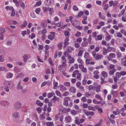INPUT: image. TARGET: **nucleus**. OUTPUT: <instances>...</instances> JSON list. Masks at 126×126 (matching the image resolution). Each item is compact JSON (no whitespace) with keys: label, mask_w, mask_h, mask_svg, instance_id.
<instances>
[{"label":"nucleus","mask_w":126,"mask_h":126,"mask_svg":"<svg viewBox=\"0 0 126 126\" xmlns=\"http://www.w3.org/2000/svg\"><path fill=\"white\" fill-rule=\"evenodd\" d=\"M77 75L76 79H78L79 80H80L81 79V74L79 73V71L78 70H76L73 72L72 76L73 77H76V75Z\"/></svg>","instance_id":"f257e3e1"},{"label":"nucleus","mask_w":126,"mask_h":126,"mask_svg":"<svg viewBox=\"0 0 126 126\" xmlns=\"http://www.w3.org/2000/svg\"><path fill=\"white\" fill-rule=\"evenodd\" d=\"M14 105L15 108L17 110H19L21 106V103L19 102H16L15 103Z\"/></svg>","instance_id":"f03ea898"},{"label":"nucleus","mask_w":126,"mask_h":126,"mask_svg":"<svg viewBox=\"0 0 126 126\" xmlns=\"http://www.w3.org/2000/svg\"><path fill=\"white\" fill-rule=\"evenodd\" d=\"M108 60L109 61V59H112L116 58L115 54L113 53H110L109 54V56H107Z\"/></svg>","instance_id":"7ed1b4c3"},{"label":"nucleus","mask_w":126,"mask_h":126,"mask_svg":"<svg viewBox=\"0 0 126 126\" xmlns=\"http://www.w3.org/2000/svg\"><path fill=\"white\" fill-rule=\"evenodd\" d=\"M69 40V39L68 37H66V38L64 40V42L63 43L64 44L63 46V48H65L68 45L69 43L68 42Z\"/></svg>","instance_id":"20e7f679"},{"label":"nucleus","mask_w":126,"mask_h":126,"mask_svg":"<svg viewBox=\"0 0 126 126\" xmlns=\"http://www.w3.org/2000/svg\"><path fill=\"white\" fill-rule=\"evenodd\" d=\"M83 111L84 113L87 116H88L89 115L93 116L94 115V113L93 111H87L85 110H83Z\"/></svg>","instance_id":"39448f33"},{"label":"nucleus","mask_w":126,"mask_h":126,"mask_svg":"<svg viewBox=\"0 0 126 126\" xmlns=\"http://www.w3.org/2000/svg\"><path fill=\"white\" fill-rule=\"evenodd\" d=\"M12 82L8 81H5L3 82V84L6 87H10L11 84H12Z\"/></svg>","instance_id":"423d86ee"},{"label":"nucleus","mask_w":126,"mask_h":126,"mask_svg":"<svg viewBox=\"0 0 126 126\" xmlns=\"http://www.w3.org/2000/svg\"><path fill=\"white\" fill-rule=\"evenodd\" d=\"M31 55L30 54L27 55L26 54H25L23 56V58L24 59V61L25 62H26L28 61V59L30 58Z\"/></svg>","instance_id":"0eeeda50"},{"label":"nucleus","mask_w":126,"mask_h":126,"mask_svg":"<svg viewBox=\"0 0 126 126\" xmlns=\"http://www.w3.org/2000/svg\"><path fill=\"white\" fill-rule=\"evenodd\" d=\"M103 55H99L98 54H96L94 55V57L96 60H98L101 59L103 57Z\"/></svg>","instance_id":"6e6552de"},{"label":"nucleus","mask_w":126,"mask_h":126,"mask_svg":"<svg viewBox=\"0 0 126 126\" xmlns=\"http://www.w3.org/2000/svg\"><path fill=\"white\" fill-rule=\"evenodd\" d=\"M72 24L76 27L77 28L78 27V26H77V25H78L79 23V22L77 20H74L71 23Z\"/></svg>","instance_id":"1a4fd4ad"},{"label":"nucleus","mask_w":126,"mask_h":126,"mask_svg":"<svg viewBox=\"0 0 126 126\" xmlns=\"http://www.w3.org/2000/svg\"><path fill=\"white\" fill-rule=\"evenodd\" d=\"M0 103L1 105L2 106L5 107L8 106L9 104V102L5 101H1L0 102Z\"/></svg>","instance_id":"9d476101"},{"label":"nucleus","mask_w":126,"mask_h":126,"mask_svg":"<svg viewBox=\"0 0 126 126\" xmlns=\"http://www.w3.org/2000/svg\"><path fill=\"white\" fill-rule=\"evenodd\" d=\"M69 91L70 92L74 93H75L76 92V89L73 86H71L70 87L69 89Z\"/></svg>","instance_id":"9b49d317"},{"label":"nucleus","mask_w":126,"mask_h":126,"mask_svg":"<svg viewBox=\"0 0 126 126\" xmlns=\"http://www.w3.org/2000/svg\"><path fill=\"white\" fill-rule=\"evenodd\" d=\"M72 118L70 116H67L65 117V119L67 122H70Z\"/></svg>","instance_id":"f8f14e48"},{"label":"nucleus","mask_w":126,"mask_h":126,"mask_svg":"<svg viewBox=\"0 0 126 126\" xmlns=\"http://www.w3.org/2000/svg\"><path fill=\"white\" fill-rule=\"evenodd\" d=\"M115 67V65L112 64H110L109 66V68L108 69L109 70L114 69Z\"/></svg>","instance_id":"ddd939ff"},{"label":"nucleus","mask_w":126,"mask_h":126,"mask_svg":"<svg viewBox=\"0 0 126 126\" xmlns=\"http://www.w3.org/2000/svg\"><path fill=\"white\" fill-rule=\"evenodd\" d=\"M116 71V70L115 69L110 70H109V74L110 75H113Z\"/></svg>","instance_id":"4468645a"},{"label":"nucleus","mask_w":126,"mask_h":126,"mask_svg":"<svg viewBox=\"0 0 126 126\" xmlns=\"http://www.w3.org/2000/svg\"><path fill=\"white\" fill-rule=\"evenodd\" d=\"M61 58L62 60V63L63 64H64L66 62V60L64 56H62Z\"/></svg>","instance_id":"2eb2a0df"},{"label":"nucleus","mask_w":126,"mask_h":126,"mask_svg":"<svg viewBox=\"0 0 126 126\" xmlns=\"http://www.w3.org/2000/svg\"><path fill=\"white\" fill-rule=\"evenodd\" d=\"M36 104L39 106H42L43 105V103L41 102L39 100H37L36 102Z\"/></svg>","instance_id":"dca6fc26"},{"label":"nucleus","mask_w":126,"mask_h":126,"mask_svg":"<svg viewBox=\"0 0 126 126\" xmlns=\"http://www.w3.org/2000/svg\"><path fill=\"white\" fill-rule=\"evenodd\" d=\"M77 114V111L75 110H72L71 111V114L75 116Z\"/></svg>","instance_id":"f3484780"},{"label":"nucleus","mask_w":126,"mask_h":126,"mask_svg":"<svg viewBox=\"0 0 126 126\" xmlns=\"http://www.w3.org/2000/svg\"><path fill=\"white\" fill-rule=\"evenodd\" d=\"M57 47L59 50H61L62 49V47L63 46V44L62 42H60L57 45Z\"/></svg>","instance_id":"a211bd4d"},{"label":"nucleus","mask_w":126,"mask_h":126,"mask_svg":"<svg viewBox=\"0 0 126 126\" xmlns=\"http://www.w3.org/2000/svg\"><path fill=\"white\" fill-rule=\"evenodd\" d=\"M53 33H54V35H52L51 34H49L48 35V39L51 40L53 39L54 35H55V33L53 32Z\"/></svg>","instance_id":"6ab92c4d"},{"label":"nucleus","mask_w":126,"mask_h":126,"mask_svg":"<svg viewBox=\"0 0 126 126\" xmlns=\"http://www.w3.org/2000/svg\"><path fill=\"white\" fill-rule=\"evenodd\" d=\"M73 47H69L66 49V51L68 52H70L73 49Z\"/></svg>","instance_id":"aec40b11"},{"label":"nucleus","mask_w":126,"mask_h":126,"mask_svg":"<svg viewBox=\"0 0 126 126\" xmlns=\"http://www.w3.org/2000/svg\"><path fill=\"white\" fill-rule=\"evenodd\" d=\"M60 90L61 91H62V90L66 91L67 90L66 88L63 85H60Z\"/></svg>","instance_id":"412c9836"},{"label":"nucleus","mask_w":126,"mask_h":126,"mask_svg":"<svg viewBox=\"0 0 126 126\" xmlns=\"http://www.w3.org/2000/svg\"><path fill=\"white\" fill-rule=\"evenodd\" d=\"M103 54L104 55H106L108 53L107 49L105 47H103Z\"/></svg>","instance_id":"4be33fe9"},{"label":"nucleus","mask_w":126,"mask_h":126,"mask_svg":"<svg viewBox=\"0 0 126 126\" xmlns=\"http://www.w3.org/2000/svg\"><path fill=\"white\" fill-rule=\"evenodd\" d=\"M84 57L85 59H88L89 57V55L88 52H85L84 54Z\"/></svg>","instance_id":"5701e85b"},{"label":"nucleus","mask_w":126,"mask_h":126,"mask_svg":"<svg viewBox=\"0 0 126 126\" xmlns=\"http://www.w3.org/2000/svg\"><path fill=\"white\" fill-rule=\"evenodd\" d=\"M102 75L105 78L106 77H107L108 76V74L105 71H103L102 72Z\"/></svg>","instance_id":"b1692460"},{"label":"nucleus","mask_w":126,"mask_h":126,"mask_svg":"<svg viewBox=\"0 0 126 126\" xmlns=\"http://www.w3.org/2000/svg\"><path fill=\"white\" fill-rule=\"evenodd\" d=\"M64 85L65 86L69 87H70L71 85L70 83L68 82H65L64 83Z\"/></svg>","instance_id":"393cba45"},{"label":"nucleus","mask_w":126,"mask_h":126,"mask_svg":"<svg viewBox=\"0 0 126 126\" xmlns=\"http://www.w3.org/2000/svg\"><path fill=\"white\" fill-rule=\"evenodd\" d=\"M5 52L4 51L1 49H0V56H2L3 55H4Z\"/></svg>","instance_id":"a878e982"},{"label":"nucleus","mask_w":126,"mask_h":126,"mask_svg":"<svg viewBox=\"0 0 126 126\" xmlns=\"http://www.w3.org/2000/svg\"><path fill=\"white\" fill-rule=\"evenodd\" d=\"M13 74L11 73H8L7 74V77L8 78H11L12 77Z\"/></svg>","instance_id":"bb28decb"},{"label":"nucleus","mask_w":126,"mask_h":126,"mask_svg":"<svg viewBox=\"0 0 126 126\" xmlns=\"http://www.w3.org/2000/svg\"><path fill=\"white\" fill-rule=\"evenodd\" d=\"M64 34L65 36H68V37H69L70 35V34L69 33V32L68 31H65L64 32Z\"/></svg>","instance_id":"cd10ccee"},{"label":"nucleus","mask_w":126,"mask_h":126,"mask_svg":"<svg viewBox=\"0 0 126 126\" xmlns=\"http://www.w3.org/2000/svg\"><path fill=\"white\" fill-rule=\"evenodd\" d=\"M101 86L100 85H99L97 86L96 90V91L97 92H100V91Z\"/></svg>","instance_id":"c85d7f7f"},{"label":"nucleus","mask_w":126,"mask_h":126,"mask_svg":"<svg viewBox=\"0 0 126 126\" xmlns=\"http://www.w3.org/2000/svg\"><path fill=\"white\" fill-rule=\"evenodd\" d=\"M103 120L102 119H100L99 122L97 124H96L95 125V126H100L101 125V124L102 123Z\"/></svg>","instance_id":"c756f323"},{"label":"nucleus","mask_w":126,"mask_h":126,"mask_svg":"<svg viewBox=\"0 0 126 126\" xmlns=\"http://www.w3.org/2000/svg\"><path fill=\"white\" fill-rule=\"evenodd\" d=\"M46 124L47 126H52L53 125V123L52 122H48L46 123Z\"/></svg>","instance_id":"7c9ffc66"},{"label":"nucleus","mask_w":126,"mask_h":126,"mask_svg":"<svg viewBox=\"0 0 126 126\" xmlns=\"http://www.w3.org/2000/svg\"><path fill=\"white\" fill-rule=\"evenodd\" d=\"M103 36V35L102 34L97 35V40H101L102 39V36Z\"/></svg>","instance_id":"2f4dec72"},{"label":"nucleus","mask_w":126,"mask_h":126,"mask_svg":"<svg viewBox=\"0 0 126 126\" xmlns=\"http://www.w3.org/2000/svg\"><path fill=\"white\" fill-rule=\"evenodd\" d=\"M83 50H80L78 53V56L79 57H81L82 56V54H83Z\"/></svg>","instance_id":"473e14b6"},{"label":"nucleus","mask_w":126,"mask_h":126,"mask_svg":"<svg viewBox=\"0 0 126 126\" xmlns=\"http://www.w3.org/2000/svg\"><path fill=\"white\" fill-rule=\"evenodd\" d=\"M95 97L97 99H99L100 100H102V98L98 94H96L95 95Z\"/></svg>","instance_id":"72a5a7b5"},{"label":"nucleus","mask_w":126,"mask_h":126,"mask_svg":"<svg viewBox=\"0 0 126 126\" xmlns=\"http://www.w3.org/2000/svg\"><path fill=\"white\" fill-rule=\"evenodd\" d=\"M88 88L89 90L90 91L92 90L93 89H94L93 86L92 85H90L88 87Z\"/></svg>","instance_id":"f704fd0d"},{"label":"nucleus","mask_w":126,"mask_h":126,"mask_svg":"<svg viewBox=\"0 0 126 126\" xmlns=\"http://www.w3.org/2000/svg\"><path fill=\"white\" fill-rule=\"evenodd\" d=\"M52 99L54 101H58L59 100V98L55 95L54 96Z\"/></svg>","instance_id":"c9c22d12"},{"label":"nucleus","mask_w":126,"mask_h":126,"mask_svg":"<svg viewBox=\"0 0 126 126\" xmlns=\"http://www.w3.org/2000/svg\"><path fill=\"white\" fill-rule=\"evenodd\" d=\"M13 116L15 118H18L19 116V114L18 113L15 112L13 114Z\"/></svg>","instance_id":"e433bc0d"},{"label":"nucleus","mask_w":126,"mask_h":126,"mask_svg":"<svg viewBox=\"0 0 126 126\" xmlns=\"http://www.w3.org/2000/svg\"><path fill=\"white\" fill-rule=\"evenodd\" d=\"M55 94L56 95L60 97H61V94L60 92L58 91H55Z\"/></svg>","instance_id":"4c0bfd02"},{"label":"nucleus","mask_w":126,"mask_h":126,"mask_svg":"<svg viewBox=\"0 0 126 126\" xmlns=\"http://www.w3.org/2000/svg\"><path fill=\"white\" fill-rule=\"evenodd\" d=\"M117 36L119 38L122 37L123 36L122 34L120 32H118L116 33Z\"/></svg>","instance_id":"58836bf2"},{"label":"nucleus","mask_w":126,"mask_h":126,"mask_svg":"<svg viewBox=\"0 0 126 126\" xmlns=\"http://www.w3.org/2000/svg\"><path fill=\"white\" fill-rule=\"evenodd\" d=\"M38 46L39 47L38 49L39 50L42 49L43 48L44 46L43 45L38 44Z\"/></svg>","instance_id":"ea45409f"},{"label":"nucleus","mask_w":126,"mask_h":126,"mask_svg":"<svg viewBox=\"0 0 126 126\" xmlns=\"http://www.w3.org/2000/svg\"><path fill=\"white\" fill-rule=\"evenodd\" d=\"M121 75L120 73H119V72H117L116 73L115 76H116L118 78V79L119 78L121 77Z\"/></svg>","instance_id":"a19ab883"},{"label":"nucleus","mask_w":126,"mask_h":126,"mask_svg":"<svg viewBox=\"0 0 126 126\" xmlns=\"http://www.w3.org/2000/svg\"><path fill=\"white\" fill-rule=\"evenodd\" d=\"M55 25L56 26L58 27H60L63 25V23L62 22H60L58 23L55 24Z\"/></svg>","instance_id":"79ce46f5"},{"label":"nucleus","mask_w":126,"mask_h":126,"mask_svg":"<svg viewBox=\"0 0 126 126\" xmlns=\"http://www.w3.org/2000/svg\"><path fill=\"white\" fill-rule=\"evenodd\" d=\"M31 16L32 17L34 18H35L36 17V16L33 11H32L31 12Z\"/></svg>","instance_id":"37998d69"},{"label":"nucleus","mask_w":126,"mask_h":126,"mask_svg":"<svg viewBox=\"0 0 126 126\" xmlns=\"http://www.w3.org/2000/svg\"><path fill=\"white\" fill-rule=\"evenodd\" d=\"M49 48V46L48 45H46L44 47V48L46 50L45 51V52L46 53L47 52V50H48Z\"/></svg>","instance_id":"c03bdc74"},{"label":"nucleus","mask_w":126,"mask_h":126,"mask_svg":"<svg viewBox=\"0 0 126 126\" xmlns=\"http://www.w3.org/2000/svg\"><path fill=\"white\" fill-rule=\"evenodd\" d=\"M81 34V33L80 32H77L76 33L75 36L76 37H78L80 36Z\"/></svg>","instance_id":"a18cd8bd"},{"label":"nucleus","mask_w":126,"mask_h":126,"mask_svg":"<svg viewBox=\"0 0 126 126\" xmlns=\"http://www.w3.org/2000/svg\"><path fill=\"white\" fill-rule=\"evenodd\" d=\"M47 30L46 29H43L42 31V34L44 35L47 33Z\"/></svg>","instance_id":"49530a36"},{"label":"nucleus","mask_w":126,"mask_h":126,"mask_svg":"<svg viewBox=\"0 0 126 126\" xmlns=\"http://www.w3.org/2000/svg\"><path fill=\"white\" fill-rule=\"evenodd\" d=\"M48 61L50 63V64L52 65L53 66L54 65V63L52 62V60L51 59V58H49L48 59Z\"/></svg>","instance_id":"de8ad7c7"},{"label":"nucleus","mask_w":126,"mask_h":126,"mask_svg":"<svg viewBox=\"0 0 126 126\" xmlns=\"http://www.w3.org/2000/svg\"><path fill=\"white\" fill-rule=\"evenodd\" d=\"M81 70L83 72L86 73L87 72V69L86 67H83L81 69Z\"/></svg>","instance_id":"09e8293b"},{"label":"nucleus","mask_w":126,"mask_h":126,"mask_svg":"<svg viewBox=\"0 0 126 126\" xmlns=\"http://www.w3.org/2000/svg\"><path fill=\"white\" fill-rule=\"evenodd\" d=\"M88 108L89 110H92L93 111H95V109L92 106H89L88 107Z\"/></svg>","instance_id":"8fccbe9b"},{"label":"nucleus","mask_w":126,"mask_h":126,"mask_svg":"<svg viewBox=\"0 0 126 126\" xmlns=\"http://www.w3.org/2000/svg\"><path fill=\"white\" fill-rule=\"evenodd\" d=\"M89 43V44L91 43V40H92L91 36L90 35H89L88 38L87 39Z\"/></svg>","instance_id":"3c124183"},{"label":"nucleus","mask_w":126,"mask_h":126,"mask_svg":"<svg viewBox=\"0 0 126 126\" xmlns=\"http://www.w3.org/2000/svg\"><path fill=\"white\" fill-rule=\"evenodd\" d=\"M79 89L81 92H84V87L83 86H80L79 88Z\"/></svg>","instance_id":"603ef678"},{"label":"nucleus","mask_w":126,"mask_h":126,"mask_svg":"<svg viewBox=\"0 0 126 126\" xmlns=\"http://www.w3.org/2000/svg\"><path fill=\"white\" fill-rule=\"evenodd\" d=\"M60 114H58L55 116V119L56 121L58 120V119L60 118Z\"/></svg>","instance_id":"864d4df0"},{"label":"nucleus","mask_w":126,"mask_h":126,"mask_svg":"<svg viewBox=\"0 0 126 126\" xmlns=\"http://www.w3.org/2000/svg\"><path fill=\"white\" fill-rule=\"evenodd\" d=\"M111 39L110 36L109 35V36H106L105 37V39L107 41H109Z\"/></svg>","instance_id":"5fc2aeb1"},{"label":"nucleus","mask_w":126,"mask_h":126,"mask_svg":"<svg viewBox=\"0 0 126 126\" xmlns=\"http://www.w3.org/2000/svg\"><path fill=\"white\" fill-rule=\"evenodd\" d=\"M5 29L3 28H0V33L3 34L5 32Z\"/></svg>","instance_id":"6e6d98bb"},{"label":"nucleus","mask_w":126,"mask_h":126,"mask_svg":"<svg viewBox=\"0 0 126 126\" xmlns=\"http://www.w3.org/2000/svg\"><path fill=\"white\" fill-rule=\"evenodd\" d=\"M22 87L20 85H17L16 87V88L17 90L22 89Z\"/></svg>","instance_id":"4d7b16f0"},{"label":"nucleus","mask_w":126,"mask_h":126,"mask_svg":"<svg viewBox=\"0 0 126 126\" xmlns=\"http://www.w3.org/2000/svg\"><path fill=\"white\" fill-rule=\"evenodd\" d=\"M23 74L22 73H20L18 74L17 76V77L18 78H22L23 77Z\"/></svg>","instance_id":"13d9d810"},{"label":"nucleus","mask_w":126,"mask_h":126,"mask_svg":"<svg viewBox=\"0 0 126 126\" xmlns=\"http://www.w3.org/2000/svg\"><path fill=\"white\" fill-rule=\"evenodd\" d=\"M41 1L40 0L36 2V3L35 5V6H40L41 4Z\"/></svg>","instance_id":"bf43d9fd"},{"label":"nucleus","mask_w":126,"mask_h":126,"mask_svg":"<svg viewBox=\"0 0 126 126\" xmlns=\"http://www.w3.org/2000/svg\"><path fill=\"white\" fill-rule=\"evenodd\" d=\"M100 80H101L100 82L101 84H102L104 81V79L102 77H100Z\"/></svg>","instance_id":"052dcab7"},{"label":"nucleus","mask_w":126,"mask_h":126,"mask_svg":"<svg viewBox=\"0 0 126 126\" xmlns=\"http://www.w3.org/2000/svg\"><path fill=\"white\" fill-rule=\"evenodd\" d=\"M81 85V83L80 82H79L76 83V85L77 88H79Z\"/></svg>","instance_id":"680f3d73"},{"label":"nucleus","mask_w":126,"mask_h":126,"mask_svg":"<svg viewBox=\"0 0 126 126\" xmlns=\"http://www.w3.org/2000/svg\"><path fill=\"white\" fill-rule=\"evenodd\" d=\"M53 95V94L52 93H49L48 94V98H50Z\"/></svg>","instance_id":"e2e57ef3"},{"label":"nucleus","mask_w":126,"mask_h":126,"mask_svg":"<svg viewBox=\"0 0 126 126\" xmlns=\"http://www.w3.org/2000/svg\"><path fill=\"white\" fill-rule=\"evenodd\" d=\"M73 9L74 11H78V9L77 6L75 5H74L73 7Z\"/></svg>","instance_id":"0e129e2a"},{"label":"nucleus","mask_w":126,"mask_h":126,"mask_svg":"<svg viewBox=\"0 0 126 126\" xmlns=\"http://www.w3.org/2000/svg\"><path fill=\"white\" fill-rule=\"evenodd\" d=\"M40 9L39 8H37L35 10V12L37 14H39L40 12Z\"/></svg>","instance_id":"69168bd1"},{"label":"nucleus","mask_w":126,"mask_h":126,"mask_svg":"<svg viewBox=\"0 0 126 126\" xmlns=\"http://www.w3.org/2000/svg\"><path fill=\"white\" fill-rule=\"evenodd\" d=\"M27 24V22L25 20L23 22V24L22 26L24 27H26Z\"/></svg>","instance_id":"338daca9"},{"label":"nucleus","mask_w":126,"mask_h":126,"mask_svg":"<svg viewBox=\"0 0 126 126\" xmlns=\"http://www.w3.org/2000/svg\"><path fill=\"white\" fill-rule=\"evenodd\" d=\"M120 74L121 76H124L126 75V72L124 71H122L120 72Z\"/></svg>","instance_id":"774afa93"}]
</instances>
